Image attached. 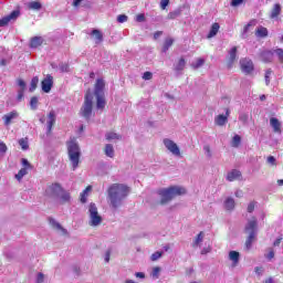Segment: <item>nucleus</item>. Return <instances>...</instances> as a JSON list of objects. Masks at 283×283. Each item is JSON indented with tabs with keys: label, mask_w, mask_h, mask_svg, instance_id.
<instances>
[{
	"label": "nucleus",
	"mask_w": 283,
	"mask_h": 283,
	"mask_svg": "<svg viewBox=\"0 0 283 283\" xmlns=\"http://www.w3.org/2000/svg\"><path fill=\"white\" fill-rule=\"evenodd\" d=\"M241 143H242V137H240V135H234L231 143L232 147L238 148L240 147Z\"/></svg>",
	"instance_id": "nucleus-35"
},
{
	"label": "nucleus",
	"mask_w": 283,
	"mask_h": 283,
	"mask_svg": "<svg viewBox=\"0 0 283 283\" xmlns=\"http://www.w3.org/2000/svg\"><path fill=\"white\" fill-rule=\"evenodd\" d=\"M129 195V187L123 184H113L108 188V200L113 209H118L123 205V200Z\"/></svg>",
	"instance_id": "nucleus-1"
},
{
	"label": "nucleus",
	"mask_w": 283,
	"mask_h": 283,
	"mask_svg": "<svg viewBox=\"0 0 283 283\" xmlns=\"http://www.w3.org/2000/svg\"><path fill=\"white\" fill-rule=\"evenodd\" d=\"M19 145H20L21 149H23V151H28V149L30 148V145L28 144V139H25V138H21L19 140Z\"/></svg>",
	"instance_id": "nucleus-40"
},
{
	"label": "nucleus",
	"mask_w": 283,
	"mask_h": 283,
	"mask_svg": "<svg viewBox=\"0 0 283 283\" xmlns=\"http://www.w3.org/2000/svg\"><path fill=\"white\" fill-rule=\"evenodd\" d=\"M117 21H118V23H126V21H127V15H125V14H119V15L117 17Z\"/></svg>",
	"instance_id": "nucleus-53"
},
{
	"label": "nucleus",
	"mask_w": 283,
	"mask_h": 283,
	"mask_svg": "<svg viewBox=\"0 0 283 283\" xmlns=\"http://www.w3.org/2000/svg\"><path fill=\"white\" fill-rule=\"evenodd\" d=\"M136 21L138 23H143L145 21V14L140 13L136 17Z\"/></svg>",
	"instance_id": "nucleus-59"
},
{
	"label": "nucleus",
	"mask_w": 283,
	"mask_h": 283,
	"mask_svg": "<svg viewBox=\"0 0 283 283\" xmlns=\"http://www.w3.org/2000/svg\"><path fill=\"white\" fill-rule=\"evenodd\" d=\"M241 178H242V172H240V170H238V169H233L230 172H228V175H227V180L229 182L240 180Z\"/></svg>",
	"instance_id": "nucleus-18"
},
{
	"label": "nucleus",
	"mask_w": 283,
	"mask_h": 283,
	"mask_svg": "<svg viewBox=\"0 0 283 283\" xmlns=\"http://www.w3.org/2000/svg\"><path fill=\"white\" fill-rule=\"evenodd\" d=\"M268 164L271 165L272 167H276L277 160L275 159V157L270 156V157H268Z\"/></svg>",
	"instance_id": "nucleus-49"
},
{
	"label": "nucleus",
	"mask_w": 283,
	"mask_h": 283,
	"mask_svg": "<svg viewBox=\"0 0 283 283\" xmlns=\"http://www.w3.org/2000/svg\"><path fill=\"white\" fill-rule=\"evenodd\" d=\"M238 61V46H233L227 56V67L231 69L233 67V63Z\"/></svg>",
	"instance_id": "nucleus-13"
},
{
	"label": "nucleus",
	"mask_w": 283,
	"mask_h": 283,
	"mask_svg": "<svg viewBox=\"0 0 283 283\" xmlns=\"http://www.w3.org/2000/svg\"><path fill=\"white\" fill-rule=\"evenodd\" d=\"M228 258L230 262H232V266H237L238 264H240V252L230 251Z\"/></svg>",
	"instance_id": "nucleus-20"
},
{
	"label": "nucleus",
	"mask_w": 283,
	"mask_h": 283,
	"mask_svg": "<svg viewBox=\"0 0 283 283\" xmlns=\"http://www.w3.org/2000/svg\"><path fill=\"white\" fill-rule=\"evenodd\" d=\"M18 85L20 87V91H24L25 92V81L23 80H18Z\"/></svg>",
	"instance_id": "nucleus-54"
},
{
	"label": "nucleus",
	"mask_w": 283,
	"mask_h": 283,
	"mask_svg": "<svg viewBox=\"0 0 283 283\" xmlns=\"http://www.w3.org/2000/svg\"><path fill=\"white\" fill-rule=\"evenodd\" d=\"M29 8L31 10H41V2H36V1L30 2Z\"/></svg>",
	"instance_id": "nucleus-43"
},
{
	"label": "nucleus",
	"mask_w": 283,
	"mask_h": 283,
	"mask_svg": "<svg viewBox=\"0 0 283 283\" xmlns=\"http://www.w3.org/2000/svg\"><path fill=\"white\" fill-rule=\"evenodd\" d=\"M90 191H92V186H87L85 190L81 193L80 200L83 205L87 202V196H90Z\"/></svg>",
	"instance_id": "nucleus-28"
},
{
	"label": "nucleus",
	"mask_w": 283,
	"mask_h": 283,
	"mask_svg": "<svg viewBox=\"0 0 283 283\" xmlns=\"http://www.w3.org/2000/svg\"><path fill=\"white\" fill-rule=\"evenodd\" d=\"M273 73V71H271V69H269L266 72H265V85H270L271 83V74Z\"/></svg>",
	"instance_id": "nucleus-47"
},
{
	"label": "nucleus",
	"mask_w": 283,
	"mask_h": 283,
	"mask_svg": "<svg viewBox=\"0 0 283 283\" xmlns=\"http://www.w3.org/2000/svg\"><path fill=\"white\" fill-rule=\"evenodd\" d=\"M268 35H269V30H266V28L260 27V28L256 30V36L264 38V36H268Z\"/></svg>",
	"instance_id": "nucleus-36"
},
{
	"label": "nucleus",
	"mask_w": 283,
	"mask_h": 283,
	"mask_svg": "<svg viewBox=\"0 0 283 283\" xmlns=\"http://www.w3.org/2000/svg\"><path fill=\"white\" fill-rule=\"evenodd\" d=\"M95 96H105V80L97 78L94 87Z\"/></svg>",
	"instance_id": "nucleus-14"
},
{
	"label": "nucleus",
	"mask_w": 283,
	"mask_h": 283,
	"mask_svg": "<svg viewBox=\"0 0 283 283\" xmlns=\"http://www.w3.org/2000/svg\"><path fill=\"white\" fill-rule=\"evenodd\" d=\"M135 277H138L139 280H145V274L143 272H136Z\"/></svg>",
	"instance_id": "nucleus-62"
},
{
	"label": "nucleus",
	"mask_w": 283,
	"mask_h": 283,
	"mask_svg": "<svg viewBox=\"0 0 283 283\" xmlns=\"http://www.w3.org/2000/svg\"><path fill=\"white\" fill-rule=\"evenodd\" d=\"M36 85H39V76H34L31 80L29 92H34V90H36Z\"/></svg>",
	"instance_id": "nucleus-37"
},
{
	"label": "nucleus",
	"mask_w": 283,
	"mask_h": 283,
	"mask_svg": "<svg viewBox=\"0 0 283 283\" xmlns=\"http://www.w3.org/2000/svg\"><path fill=\"white\" fill-rule=\"evenodd\" d=\"M45 280V275H43V273H38L36 276V283H43V281Z\"/></svg>",
	"instance_id": "nucleus-57"
},
{
	"label": "nucleus",
	"mask_w": 283,
	"mask_h": 283,
	"mask_svg": "<svg viewBox=\"0 0 283 283\" xmlns=\"http://www.w3.org/2000/svg\"><path fill=\"white\" fill-rule=\"evenodd\" d=\"M92 34H93V36H95V43H96V44L103 42V33H101V32L98 31V29H94V30L92 31Z\"/></svg>",
	"instance_id": "nucleus-33"
},
{
	"label": "nucleus",
	"mask_w": 283,
	"mask_h": 283,
	"mask_svg": "<svg viewBox=\"0 0 283 283\" xmlns=\"http://www.w3.org/2000/svg\"><path fill=\"white\" fill-rule=\"evenodd\" d=\"M242 1H244V0H232L231 6H233V7L240 6V3H242Z\"/></svg>",
	"instance_id": "nucleus-63"
},
{
	"label": "nucleus",
	"mask_w": 283,
	"mask_h": 283,
	"mask_svg": "<svg viewBox=\"0 0 283 283\" xmlns=\"http://www.w3.org/2000/svg\"><path fill=\"white\" fill-rule=\"evenodd\" d=\"M171 45H174V39L172 38H167L164 42L161 52H167L169 50V48H171Z\"/></svg>",
	"instance_id": "nucleus-32"
},
{
	"label": "nucleus",
	"mask_w": 283,
	"mask_h": 283,
	"mask_svg": "<svg viewBox=\"0 0 283 283\" xmlns=\"http://www.w3.org/2000/svg\"><path fill=\"white\" fill-rule=\"evenodd\" d=\"M270 125L275 134H282V122L276 117L270 118Z\"/></svg>",
	"instance_id": "nucleus-17"
},
{
	"label": "nucleus",
	"mask_w": 283,
	"mask_h": 283,
	"mask_svg": "<svg viewBox=\"0 0 283 283\" xmlns=\"http://www.w3.org/2000/svg\"><path fill=\"white\" fill-rule=\"evenodd\" d=\"M229 120V109L226 111V115H218L214 118V124L218 125L219 127H224Z\"/></svg>",
	"instance_id": "nucleus-16"
},
{
	"label": "nucleus",
	"mask_w": 283,
	"mask_h": 283,
	"mask_svg": "<svg viewBox=\"0 0 283 283\" xmlns=\"http://www.w3.org/2000/svg\"><path fill=\"white\" fill-rule=\"evenodd\" d=\"M235 198H242L244 196V192L242 190H237L234 192Z\"/></svg>",
	"instance_id": "nucleus-61"
},
{
	"label": "nucleus",
	"mask_w": 283,
	"mask_h": 283,
	"mask_svg": "<svg viewBox=\"0 0 283 283\" xmlns=\"http://www.w3.org/2000/svg\"><path fill=\"white\" fill-rule=\"evenodd\" d=\"M56 199L59 205H70V202H72V195L70 193V190L62 188Z\"/></svg>",
	"instance_id": "nucleus-9"
},
{
	"label": "nucleus",
	"mask_w": 283,
	"mask_h": 283,
	"mask_svg": "<svg viewBox=\"0 0 283 283\" xmlns=\"http://www.w3.org/2000/svg\"><path fill=\"white\" fill-rule=\"evenodd\" d=\"M143 78H144V81H151V78H154V73L147 71V72H145V73L143 74Z\"/></svg>",
	"instance_id": "nucleus-48"
},
{
	"label": "nucleus",
	"mask_w": 283,
	"mask_h": 283,
	"mask_svg": "<svg viewBox=\"0 0 283 283\" xmlns=\"http://www.w3.org/2000/svg\"><path fill=\"white\" fill-rule=\"evenodd\" d=\"M157 193L160 196V205H168V202H171L176 196H185L187 190L180 186H171L169 188L159 189Z\"/></svg>",
	"instance_id": "nucleus-2"
},
{
	"label": "nucleus",
	"mask_w": 283,
	"mask_h": 283,
	"mask_svg": "<svg viewBox=\"0 0 283 283\" xmlns=\"http://www.w3.org/2000/svg\"><path fill=\"white\" fill-rule=\"evenodd\" d=\"M52 85H54V77H52V75H48L42 81V92H45V94H50V92L52 91Z\"/></svg>",
	"instance_id": "nucleus-15"
},
{
	"label": "nucleus",
	"mask_w": 283,
	"mask_h": 283,
	"mask_svg": "<svg viewBox=\"0 0 283 283\" xmlns=\"http://www.w3.org/2000/svg\"><path fill=\"white\" fill-rule=\"evenodd\" d=\"M203 151H205V155L207 156V158H211V156H213V154L211 153V146H209V145L203 146Z\"/></svg>",
	"instance_id": "nucleus-44"
},
{
	"label": "nucleus",
	"mask_w": 283,
	"mask_h": 283,
	"mask_svg": "<svg viewBox=\"0 0 283 283\" xmlns=\"http://www.w3.org/2000/svg\"><path fill=\"white\" fill-rule=\"evenodd\" d=\"M205 65V59L198 57L196 61L191 63V69L192 70H200Z\"/></svg>",
	"instance_id": "nucleus-29"
},
{
	"label": "nucleus",
	"mask_w": 283,
	"mask_h": 283,
	"mask_svg": "<svg viewBox=\"0 0 283 283\" xmlns=\"http://www.w3.org/2000/svg\"><path fill=\"white\" fill-rule=\"evenodd\" d=\"M160 258H163V252L157 251L151 254L150 260H151V262H156V260H160Z\"/></svg>",
	"instance_id": "nucleus-45"
},
{
	"label": "nucleus",
	"mask_w": 283,
	"mask_h": 283,
	"mask_svg": "<svg viewBox=\"0 0 283 283\" xmlns=\"http://www.w3.org/2000/svg\"><path fill=\"white\" fill-rule=\"evenodd\" d=\"M167 6H169V0H161L160 1V9L167 10Z\"/></svg>",
	"instance_id": "nucleus-55"
},
{
	"label": "nucleus",
	"mask_w": 283,
	"mask_h": 283,
	"mask_svg": "<svg viewBox=\"0 0 283 283\" xmlns=\"http://www.w3.org/2000/svg\"><path fill=\"white\" fill-rule=\"evenodd\" d=\"M19 11H12L9 15H6L0 19V28H6L8 23H12V21H17L19 19Z\"/></svg>",
	"instance_id": "nucleus-12"
},
{
	"label": "nucleus",
	"mask_w": 283,
	"mask_h": 283,
	"mask_svg": "<svg viewBox=\"0 0 283 283\" xmlns=\"http://www.w3.org/2000/svg\"><path fill=\"white\" fill-rule=\"evenodd\" d=\"M163 144L166 147V149H168V151L172 154V156H180V147H178V144H176V142L169 138H165L163 140Z\"/></svg>",
	"instance_id": "nucleus-7"
},
{
	"label": "nucleus",
	"mask_w": 283,
	"mask_h": 283,
	"mask_svg": "<svg viewBox=\"0 0 283 283\" xmlns=\"http://www.w3.org/2000/svg\"><path fill=\"white\" fill-rule=\"evenodd\" d=\"M253 211H255V202H250L248 205V213H253Z\"/></svg>",
	"instance_id": "nucleus-52"
},
{
	"label": "nucleus",
	"mask_w": 283,
	"mask_h": 283,
	"mask_svg": "<svg viewBox=\"0 0 283 283\" xmlns=\"http://www.w3.org/2000/svg\"><path fill=\"white\" fill-rule=\"evenodd\" d=\"M104 154L108 158H114V146L112 144H107L104 148Z\"/></svg>",
	"instance_id": "nucleus-31"
},
{
	"label": "nucleus",
	"mask_w": 283,
	"mask_h": 283,
	"mask_svg": "<svg viewBox=\"0 0 283 283\" xmlns=\"http://www.w3.org/2000/svg\"><path fill=\"white\" fill-rule=\"evenodd\" d=\"M151 277L154 280H158V277H160V268L156 266V268L153 269Z\"/></svg>",
	"instance_id": "nucleus-41"
},
{
	"label": "nucleus",
	"mask_w": 283,
	"mask_h": 283,
	"mask_svg": "<svg viewBox=\"0 0 283 283\" xmlns=\"http://www.w3.org/2000/svg\"><path fill=\"white\" fill-rule=\"evenodd\" d=\"M59 67H60L61 72H69L70 71V66L67 64L61 63L59 65Z\"/></svg>",
	"instance_id": "nucleus-56"
},
{
	"label": "nucleus",
	"mask_w": 283,
	"mask_h": 283,
	"mask_svg": "<svg viewBox=\"0 0 283 283\" xmlns=\"http://www.w3.org/2000/svg\"><path fill=\"white\" fill-rule=\"evenodd\" d=\"M254 272L256 273V275H262L264 273V269L263 268H260V266H256L254 269Z\"/></svg>",
	"instance_id": "nucleus-60"
},
{
	"label": "nucleus",
	"mask_w": 283,
	"mask_h": 283,
	"mask_svg": "<svg viewBox=\"0 0 283 283\" xmlns=\"http://www.w3.org/2000/svg\"><path fill=\"white\" fill-rule=\"evenodd\" d=\"M105 95H97L96 96V107L97 109H105Z\"/></svg>",
	"instance_id": "nucleus-25"
},
{
	"label": "nucleus",
	"mask_w": 283,
	"mask_h": 283,
	"mask_svg": "<svg viewBox=\"0 0 283 283\" xmlns=\"http://www.w3.org/2000/svg\"><path fill=\"white\" fill-rule=\"evenodd\" d=\"M106 140H120L123 137L115 132H108L105 135Z\"/></svg>",
	"instance_id": "nucleus-30"
},
{
	"label": "nucleus",
	"mask_w": 283,
	"mask_h": 283,
	"mask_svg": "<svg viewBox=\"0 0 283 283\" xmlns=\"http://www.w3.org/2000/svg\"><path fill=\"white\" fill-rule=\"evenodd\" d=\"M261 59L264 63H271L273 61V52L272 51H263L261 53Z\"/></svg>",
	"instance_id": "nucleus-23"
},
{
	"label": "nucleus",
	"mask_w": 283,
	"mask_h": 283,
	"mask_svg": "<svg viewBox=\"0 0 283 283\" xmlns=\"http://www.w3.org/2000/svg\"><path fill=\"white\" fill-rule=\"evenodd\" d=\"M88 224L90 227H98L103 222V217L98 214V208L96 203H90L88 206Z\"/></svg>",
	"instance_id": "nucleus-5"
},
{
	"label": "nucleus",
	"mask_w": 283,
	"mask_h": 283,
	"mask_svg": "<svg viewBox=\"0 0 283 283\" xmlns=\"http://www.w3.org/2000/svg\"><path fill=\"white\" fill-rule=\"evenodd\" d=\"M245 233L249 234L245 241V248L249 251V249H251V247L253 245L255 235H258V219L255 217H252L248 220V223L245 224Z\"/></svg>",
	"instance_id": "nucleus-4"
},
{
	"label": "nucleus",
	"mask_w": 283,
	"mask_h": 283,
	"mask_svg": "<svg viewBox=\"0 0 283 283\" xmlns=\"http://www.w3.org/2000/svg\"><path fill=\"white\" fill-rule=\"evenodd\" d=\"M66 147L72 169L73 171H76L81 163V146H78V142H76V138H71L67 142Z\"/></svg>",
	"instance_id": "nucleus-3"
},
{
	"label": "nucleus",
	"mask_w": 283,
	"mask_h": 283,
	"mask_svg": "<svg viewBox=\"0 0 283 283\" xmlns=\"http://www.w3.org/2000/svg\"><path fill=\"white\" fill-rule=\"evenodd\" d=\"M21 163L24 169H30L31 165H30V161H28V159L22 158Z\"/></svg>",
	"instance_id": "nucleus-58"
},
{
	"label": "nucleus",
	"mask_w": 283,
	"mask_h": 283,
	"mask_svg": "<svg viewBox=\"0 0 283 283\" xmlns=\"http://www.w3.org/2000/svg\"><path fill=\"white\" fill-rule=\"evenodd\" d=\"M265 258L266 260H273V258H275V250H273V248H269Z\"/></svg>",
	"instance_id": "nucleus-42"
},
{
	"label": "nucleus",
	"mask_w": 283,
	"mask_h": 283,
	"mask_svg": "<svg viewBox=\"0 0 283 283\" xmlns=\"http://www.w3.org/2000/svg\"><path fill=\"white\" fill-rule=\"evenodd\" d=\"M61 189H63V187H61V185L59 184L49 185L45 189L46 198H59V193H61Z\"/></svg>",
	"instance_id": "nucleus-8"
},
{
	"label": "nucleus",
	"mask_w": 283,
	"mask_h": 283,
	"mask_svg": "<svg viewBox=\"0 0 283 283\" xmlns=\"http://www.w3.org/2000/svg\"><path fill=\"white\" fill-rule=\"evenodd\" d=\"M8 151V146L6 145V143L0 142V153L3 155Z\"/></svg>",
	"instance_id": "nucleus-51"
},
{
	"label": "nucleus",
	"mask_w": 283,
	"mask_h": 283,
	"mask_svg": "<svg viewBox=\"0 0 283 283\" xmlns=\"http://www.w3.org/2000/svg\"><path fill=\"white\" fill-rule=\"evenodd\" d=\"M203 240H205V232H200L195 239L192 247L196 249V247H199Z\"/></svg>",
	"instance_id": "nucleus-34"
},
{
	"label": "nucleus",
	"mask_w": 283,
	"mask_h": 283,
	"mask_svg": "<svg viewBox=\"0 0 283 283\" xmlns=\"http://www.w3.org/2000/svg\"><path fill=\"white\" fill-rule=\"evenodd\" d=\"M218 32H220V24L218 22H214L211 25V29L207 35V39H213V36H216V34H218Z\"/></svg>",
	"instance_id": "nucleus-22"
},
{
	"label": "nucleus",
	"mask_w": 283,
	"mask_h": 283,
	"mask_svg": "<svg viewBox=\"0 0 283 283\" xmlns=\"http://www.w3.org/2000/svg\"><path fill=\"white\" fill-rule=\"evenodd\" d=\"M281 12H282V6L276 3V4H274V7L271 11L270 18L277 19V17H280Z\"/></svg>",
	"instance_id": "nucleus-24"
},
{
	"label": "nucleus",
	"mask_w": 283,
	"mask_h": 283,
	"mask_svg": "<svg viewBox=\"0 0 283 283\" xmlns=\"http://www.w3.org/2000/svg\"><path fill=\"white\" fill-rule=\"evenodd\" d=\"M187 65V61H185V57H181L176 64H175V72H182Z\"/></svg>",
	"instance_id": "nucleus-27"
},
{
	"label": "nucleus",
	"mask_w": 283,
	"mask_h": 283,
	"mask_svg": "<svg viewBox=\"0 0 283 283\" xmlns=\"http://www.w3.org/2000/svg\"><path fill=\"white\" fill-rule=\"evenodd\" d=\"M23 92L24 91H19L18 92V101H23Z\"/></svg>",
	"instance_id": "nucleus-64"
},
{
	"label": "nucleus",
	"mask_w": 283,
	"mask_h": 283,
	"mask_svg": "<svg viewBox=\"0 0 283 283\" xmlns=\"http://www.w3.org/2000/svg\"><path fill=\"white\" fill-rule=\"evenodd\" d=\"M44 41L43 36H33L30 41V48H39L43 45Z\"/></svg>",
	"instance_id": "nucleus-21"
},
{
	"label": "nucleus",
	"mask_w": 283,
	"mask_h": 283,
	"mask_svg": "<svg viewBox=\"0 0 283 283\" xmlns=\"http://www.w3.org/2000/svg\"><path fill=\"white\" fill-rule=\"evenodd\" d=\"M274 54H276L279 61L283 63V49H276L274 50Z\"/></svg>",
	"instance_id": "nucleus-46"
},
{
	"label": "nucleus",
	"mask_w": 283,
	"mask_h": 283,
	"mask_svg": "<svg viewBox=\"0 0 283 283\" xmlns=\"http://www.w3.org/2000/svg\"><path fill=\"white\" fill-rule=\"evenodd\" d=\"M240 65L243 74H251V72L254 70L253 61L247 57L240 60Z\"/></svg>",
	"instance_id": "nucleus-10"
},
{
	"label": "nucleus",
	"mask_w": 283,
	"mask_h": 283,
	"mask_svg": "<svg viewBox=\"0 0 283 283\" xmlns=\"http://www.w3.org/2000/svg\"><path fill=\"white\" fill-rule=\"evenodd\" d=\"M180 14V10L171 11L168 13V19H178V15Z\"/></svg>",
	"instance_id": "nucleus-50"
},
{
	"label": "nucleus",
	"mask_w": 283,
	"mask_h": 283,
	"mask_svg": "<svg viewBox=\"0 0 283 283\" xmlns=\"http://www.w3.org/2000/svg\"><path fill=\"white\" fill-rule=\"evenodd\" d=\"M92 105H93L92 93H86L84 104L81 108V115L86 120H90V118H92Z\"/></svg>",
	"instance_id": "nucleus-6"
},
{
	"label": "nucleus",
	"mask_w": 283,
	"mask_h": 283,
	"mask_svg": "<svg viewBox=\"0 0 283 283\" xmlns=\"http://www.w3.org/2000/svg\"><path fill=\"white\" fill-rule=\"evenodd\" d=\"M54 123H56V113L54 111H51L48 114V122H46L48 132H52V127H54Z\"/></svg>",
	"instance_id": "nucleus-19"
},
{
	"label": "nucleus",
	"mask_w": 283,
	"mask_h": 283,
	"mask_svg": "<svg viewBox=\"0 0 283 283\" xmlns=\"http://www.w3.org/2000/svg\"><path fill=\"white\" fill-rule=\"evenodd\" d=\"M30 107L33 111L38 109V107H39V97H36V96L31 97Z\"/></svg>",
	"instance_id": "nucleus-39"
},
{
	"label": "nucleus",
	"mask_w": 283,
	"mask_h": 283,
	"mask_svg": "<svg viewBox=\"0 0 283 283\" xmlns=\"http://www.w3.org/2000/svg\"><path fill=\"white\" fill-rule=\"evenodd\" d=\"M17 118H19V112L17 111H12L10 113H7L2 116V120L4 123V127H10V125L12 123H14V120H17Z\"/></svg>",
	"instance_id": "nucleus-11"
},
{
	"label": "nucleus",
	"mask_w": 283,
	"mask_h": 283,
	"mask_svg": "<svg viewBox=\"0 0 283 283\" xmlns=\"http://www.w3.org/2000/svg\"><path fill=\"white\" fill-rule=\"evenodd\" d=\"M224 207L228 211H233L235 209V200L233 198L229 197L224 201Z\"/></svg>",
	"instance_id": "nucleus-26"
},
{
	"label": "nucleus",
	"mask_w": 283,
	"mask_h": 283,
	"mask_svg": "<svg viewBox=\"0 0 283 283\" xmlns=\"http://www.w3.org/2000/svg\"><path fill=\"white\" fill-rule=\"evenodd\" d=\"M28 176V168H22L19 170V172L15 175V178L21 181L23 180V177Z\"/></svg>",
	"instance_id": "nucleus-38"
}]
</instances>
